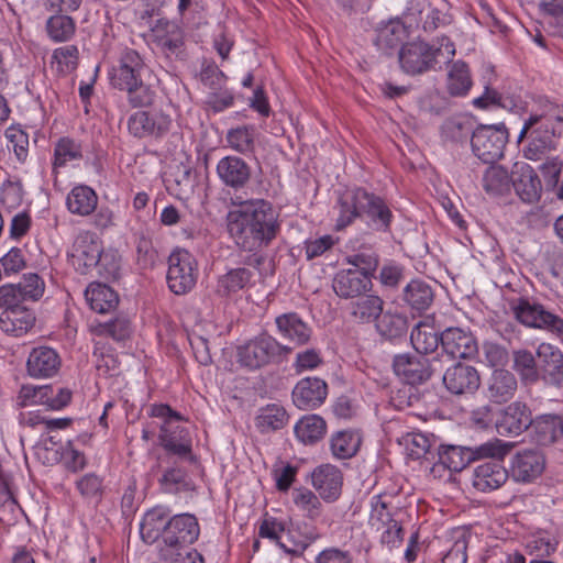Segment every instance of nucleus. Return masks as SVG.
I'll use <instances>...</instances> for the list:
<instances>
[{"instance_id": "nucleus-21", "label": "nucleus", "mask_w": 563, "mask_h": 563, "mask_svg": "<svg viewBox=\"0 0 563 563\" xmlns=\"http://www.w3.org/2000/svg\"><path fill=\"white\" fill-rule=\"evenodd\" d=\"M443 384L451 394L466 395L473 394L478 389L481 378L474 366L456 363L445 371Z\"/></svg>"}, {"instance_id": "nucleus-14", "label": "nucleus", "mask_w": 563, "mask_h": 563, "mask_svg": "<svg viewBox=\"0 0 563 563\" xmlns=\"http://www.w3.org/2000/svg\"><path fill=\"white\" fill-rule=\"evenodd\" d=\"M172 118L161 111L139 110L128 118V131L135 139H162L170 130Z\"/></svg>"}, {"instance_id": "nucleus-37", "label": "nucleus", "mask_w": 563, "mask_h": 563, "mask_svg": "<svg viewBox=\"0 0 563 563\" xmlns=\"http://www.w3.org/2000/svg\"><path fill=\"white\" fill-rule=\"evenodd\" d=\"M511 187L523 202L532 203L541 197V180L528 165L520 168L516 178H511Z\"/></svg>"}, {"instance_id": "nucleus-31", "label": "nucleus", "mask_w": 563, "mask_h": 563, "mask_svg": "<svg viewBox=\"0 0 563 563\" xmlns=\"http://www.w3.org/2000/svg\"><path fill=\"white\" fill-rule=\"evenodd\" d=\"M34 312L24 305L8 309L0 314V329L14 336H21L34 327Z\"/></svg>"}, {"instance_id": "nucleus-23", "label": "nucleus", "mask_w": 563, "mask_h": 563, "mask_svg": "<svg viewBox=\"0 0 563 563\" xmlns=\"http://www.w3.org/2000/svg\"><path fill=\"white\" fill-rule=\"evenodd\" d=\"M311 482L320 497L327 503H332L341 495L343 475L336 466L322 464L313 470Z\"/></svg>"}, {"instance_id": "nucleus-34", "label": "nucleus", "mask_w": 563, "mask_h": 563, "mask_svg": "<svg viewBox=\"0 0 563 563\" xmlns=\"http://www.w3.org/2000/svg\"><path fill=\"white\" fill-rule=\"evenodd\" d=\"M399 444L402 445L408 454L413 460L426 459L429 462L435 461V438L429 437L422 432H408L399 439Z\"/></svg>"}, {"instance_id": "nucleus-13", "label": "nucleus", "mask_w": 563, "mask_h": 563, "mask_svg": "<svg viewBox=\"0 0 563 563\" xmlns=\"http://www.w3.org/2000/svg\"><path fill=\"white\" fill-rule=\"evenodd\" d=\"M511 309L516 319L531 328L548 330L563 338V319L544 309L540 303H532L526 298H519Z\"/></svg>"}, {"instance_id": "nucleus-15", "label": "nucleus", "mask_w": 563, "mask_h": 563, "mask_svg": "<svg viewBox=\"0 0 563 563\" xmlns=\"http://www.w3.org/2000/svg\"><path fill=\"white\" fill-rule=\"evenodd\" d=\"M200 528L197 518L190 514L175 515L168 521L164 541L159 548L175 549L184 544H192L198 540Z\"/></svg>"}, {"instance_id": "nucleus-2", "label": "nucleus", "mask_w": 563, "mask_h": 563, "mask_svg": "<svg viewBox=\"0 0 563 563\" xmlns=\"http://www.w3.org/2000/svg\"><path fill=\"white\" fill-rule=\"evenodd\" d=\"M563 133V108L550 101L525 120L518 142L526 140L522 155L526 159L541 162L556 151L558 140Z\"/></svg>"}, {"instance_id": "nucleus-7", "label": "nucleus", "mask_w": 563, "mask_h": 563, "mask_svg": "<svg viewBox=\"0 0 563 563\" xmlns=\"http://www.w3.org/2000/svg\"><path fill=\"white\" fill-rule=\"evenodd\" d=\"M291 352L292 347L279 343L267 333H262L238 347V361L249 369H257L278 362Z\"/></svg>"}, {"instance_id": "nucleus-57", "label": "nucleus", "mask_w": 563, "mask_h": 563, "mask_svg": "<svg viewBox=\"0 0 563 563\" xmlns=\"http://www.w3.org/2000/svg\"><path fill=\"white\" fill-rule=\"evenodd\" d=\"M346 263L353 268L366 275L371 280L379 265V256L375 252H358L345 258Z\"/></svg>"}, {"instance_id": "nucleus-60", "label": "nucleus", "mask_w": 563, "mask_h": 563, "mask_svg": "<svg viewBox=\"0 0 563 563\" xmlns=\"http://www.w3.org/2000/svg\"><path fill=\"white\" fill-rule=\"evenodd\" d=\"M24 198L22 183L19 179H7L0 189V201L8 209L21 206Z\"/></svg>"}, {"instance_id": "nucleus-28", "label": "nucleus", "mask_w": 563, "mask_h": 563, "mask_svg": "<svg viewBox=\"0 0 563 563\" xmlns=\"http://www.w3.org/2000/svg\"><path fill=\"white\" fill-rule=\"evenodd\" d=\"M531 441L541 446L555 443L563 435V420L558 415H540L530 424Z\"/></svg>"}, {"instance_id": "nucleus-9", "label": "nucleus", "mask_w": 563, "mask_h": 563, "mask_svg": "<svg viewBox=\"0 0 563 563\" xmlns=\"http://www.w3.org/2000/svg\"><path fill=\"white\" fill-rule=\"evenodd\" d=\"M151 416L164 420L158 435L161 446L169 454L195 463L196 457L191 451L190 440L181 437L178 438L176 432L172 430V422L180 421L183 419L181 415L173 410L168 405L159 404L151 407Z\"/></svg>"}, {"instance_id": "nucleus-52", "label": "nucleus", "mask_w": 563, "mask_h": 563, "mask_svg": "<svg viewBox=\"0 0 563 563\" xmlns=\"http://www.w3.org/2000/svg\"><path fill=\"white\" fill-rule=\"evenodd\" d=\"M514 368L526 383H536L539 379V364L528 350L514 352Z\"/></svg>"}, {"instance_id": "nucleus-59", "label": "nucleus", "mask_w": 563, "mask_h": 563, "mask_svg": "<svg viewBox=\"0 0 563 563\" xmlns=\"http://www.w3.org/2000/svg\"><path fill=\"white\" fill-rule=\"evenodd\" d=\"M52 391V385L21 387L16 397V405L21 408L32 405H44L47 401V393Z\"/></svg>"}, {"instance_id": "nucleus-50", "label": "nucleus", "mask_w": 563, "mask_h": 563, "mask_svg": "<svg viewBox=\"0 0 563 563\" xmlns=\"http://www.w3.org/2000/svg\"><path fill=\"white\" fill-rule=\"evenodd\" d=\"M255 126L242 125L235 129H230L227 133V142L229 146L240 153L249 154L254 151Z\"/></svg>"}, {"instance_id": "nucleus-40", "label": "nucleus", "mask_w": 563, "mask_h": 563, "mask_svg": "<svg viewBox=\"0 0 563 563\" xmlns=\"http://www.w3.org/2000/svg\"><path fill=\"white\" fill-rule=\"evenodd\" d=\"M362 437L355 430H341L330 438V450L333 457L346 460L353 457L360 450Z\"/></svg>"}, {"instance_id": "nucleus-45", "label": "nucleus", "mask_w": 563, "mask_h": 563, "mask_svg": "<svg viewBox=\"0 0 563 563\" xmlns=\"http://www.w3.org/2000/svg\"><path fill=\"white\" fill-rule=\"evenodd\" d=\"M158 483L162 490L167 494H179L194 489V482L187 471L176 463L164 470Z\"/></svg>"}, {"instance_id": "nucleus-24", "label": "nucleus", "mask_w": 563, "mask_h": 563, "mask_svg": "<svg viewBox=\"0 0 563 563\" xmlns=\"http://www.w3.org/2000/svg\"><path fill=\"white\" fill-rule=\"evenodd\" d=\"M372 280L360 271L340 269L333 277L332 288L336 296L343 299H353L369 291Z\"/></svg>"}, {"instance_id": "nucleus-26", "label": "nucleus", "mask_w": 563, "mask_h": 563, "mask_svg": "<svg viewBox=\"0 0 563 563\" xmlns=\"http://www.w3.org/2000/svg\"><path fill=\"white\" fill-rule=\"evenodd\" d=\"M60 367V357L48 346L34 347L26 362V369L34 378H48L54 376Z\"/></svg>"}, {"instance_id": "nucleus-42", "label": "nucleus", "mask_w": 563, "mask_h": 563, "mask_svg": "<svg viewBox=\"0 0 563 563\" xmlns=\"http://www.w3.org/2000/svg\"><path fill=\"white\" fill-rule=\"evenodd\" d=\"M375 329L382 338L393 341L407 333L408 319L400 312L383 310V313L375 321Z\"/></svg>"}, {"instance_id": "nucleus-49", "label": "nucleus", "mask_w": 563, "mask_h": 563, "mask_svg": "<svg viewBox=\"0 0 563 563\" xmlns=\"http://www.w3.org/2000/svg\"><path fill=\"white\" fill-rule=\"evenodd\" d=\"M46 33L48 37L57 43L69 41L76 32L74 19L67 14H53L46 21Z\"/></svg>"}, {"instance_id": "nucleus-54", "label": "nucleus", "mask_w": 563, "mask_h": 563, "mask_svg": "<svg viewBox=\"0 0 563 563\" xmlns=\"http://www.w3.org/2000/svg\"><path fill=\"white\" fill-rule=\"evenodd\" d=\"M188 545L184 544L170 550L168 548H159V558L165 563H205L202 554Z\"/></svg>"}, {"instance_id": "nucleus-19", "label": "nucleus", "mask_w": 563, "mask_h": 563, "mask_svg": "<svg viewBox=\"0 0 563 563\" xmlns=\"http://www.w3.org/2000/svg\"><path fill=\"white\" fill-rule=\"evenodd\" d=\"M291 396L297 408L312 410L327 399L328 384L319 377H305L295 385Z\"/></svg>"}, {"instance_id": "nucleus-4", "label": "nucleus", "mask_w": 563, "mask_h": 563, "mask_svg": "<svg viewBox=\"0 0 563 563\" xmlns=\"http://www.w3.org/2000/svg\"><path fill=\"white\" fill-rule=\"evenodd\" d=\"M336 229L342 230L357 218L365 219L367 225L377 232H389L394 214L386 201L364 188H347L338 196Z\"/></svg>"}, {"instance_id": "nucleus-62", "label": "nucleus", "mask_w": 563, "mask_h": 563, "mask_svg": "<svg viewBox=\"0 0 563 563\" xmlns=\"http://www.w3.org/2000/svg\"><path fill=\"white\" fill-rule=\"evenodd\" d=\"M468 537L464 531H457L453 543L442 558V563H466L467 562Z\"/></svg>"}, {"instance_id": "nucleus-38", "label": "nucleus", "mask_w": 563, "mask_h": 563, "mask_svg": "<svg viewBox=\"0 0 563 563\" xmlns=\"http://www.w3.org/2000/svg\"><path fill=\"white\" fill-rule=\"evenodd\" d=\"M90 308L98 313H109L119 305L118 294L109 286L91 283L85 291Z\"/></svg>"}, {"instance_id": "nucleus-35", "label": "nucleus", "mask_w": 563, "mask_h": 563, "mask_svg": "<svg viewBox=\"0 0 563 563\" xmlns=\"http://www.w3.org/2000/svg\"><path fill=\"white\" fill-rule=\"evenodd\" d=\"M98 206V195L87 185L75 186L67 195V210L76 216L87 217L96 211Z\"/></svg>"}, {"instance_id": "nucleus-33", "label": "nucleus", "mask_w": 563, "mask_h": 563, "mask_svg": "<svg viewBox=\"0 0 563 563\" xmlns=\"http://www.w3.org/2000/svg\"><path fill=\"white\" fill-rule=\"evenodd\" d=\"M275 323L279 333L296 345H305L311 339V328L296 312L276 317Z\"/></svg>"}, {"instance_id": "nucleus-44", "label": "nucleus", "mask_w": 563, "mask_h": 563, "mask_svg": "<svg viewBox=\"0 0 563 563\" xmlns=\"http://www.w3.org/2000/svg\"><path fill=\"white\" fill-rule=\"evenodd\" d=\"M450 64L446 77L448 92L453 97H464L473 85L470 67L461 59Z\"/></svg>"}, {"instance_id": "nucleus-11", "label": "nucleus", "mask_w": 563, "mask_h": 563, "mask_svg": "<svg viewBox=\"0 0 563 563\" xmlns=\"http://www.w3.org/2000/svg\"><path fill=\"white\" fill-rule=\"evenodd\" d=\"M102 250V242L96 233L81 231L69 250V262L77 273L87 275L100 264Z\"/></svg>"}, {"instance_id": "nucleus-1", "label": "nucleus", "mask_w": 563, "mask_h": 563, "mask_svg": "<svg viewBox=\"0 0 563 563\" xmlns=\"http://www.w3.org/2000/svg\"><path fill=\"white\" fill-rule=\"evenodd\" d=\"M227 220L231 238L247 252L267 247L280 231L278 212L264 199L241 202L239 209L228 213Z\"/></svg>"}, {"instance_id": "nucleus-29", "label": "nucleus", "mask_w": 563, "mask_h": 563, "mask_svg": "<svg viewBox=\"0 0 563 563\" xmlns=\"http://www.w3.org/2000/svg\"><path fill=\"white\" fill-rule=\"evenodd\" d=\"M400 300L405 307L419 313L428 310L434 300V290L430 283L415 278L411 279L400 294Z\"/></svg>"}, {"instance_id": "nucleus-51", "label": "nucleus", "mask_w": 563, "mask_h": 563, "mask_svg": "<svg viewBox=\"0 0 563 563\" xmlns=\"http://www.w3.org/2000/svg\"><path fill=\"white\" fill-rule=\"evenodd\" d=\"M390 495L380 493L371 499L369 523L378 530L395 520L390 511Z\"/></svg>"}, {"instance_id": "nucleus-25", "label": "nucleus", "mask_w": 563, "mask_h": 563, "mask_svg": "<svg viewBox=\"0 0 563 563\" xmlns=\"http://www.w3.org/2000/svg\"><path fill=\"white\" fill-rule=\"evenodd\" d=\"M539 374L543 379L559 386L563 382V353L550 343H541L537 349Z\"/></svg>"}, {"instance_id": "nucleus-12", "label": "nucleus", "mask_w": 563, "mask_h": 563, "mask_svg": "<svg viewBox=\"0 0 563 563\" xmlns=\"http://www.w3.org/2000/svg\"><path fill=\"white\" fill-rule=\"evenodd\" d=\"M197 264L195 257L186 250H177L169 255L167 284L176 295L190 291L197 282Z\"/></svg>"}, {"instance_id": "nucleus-56", "label": "nucleus", "mask_w": 563, "mask_h": 563, "mask_svg": "<svg viewBox=\"0 0 563 563\" xmlns=\"http://www.w3.org/2000/svg\"><path fill=\"white\" fill-rule=\"evenodd\" d=\"M474 129L467 119L451 118L444 121L441 126L442 136L446 141L462 142L470 135Z\"/></svg>"}, {"instance_id": "nucleus-22", "label": "nucleus", "mask_w": 563, "mask_h": 563, "mask_svg": "<svg viewBox=\"0 0 563 563\" xmlns=\"http://www.w3.org/2000/svg\"><path fill=\"white\" fill-rule=\"evenodd\" d=\"M501 457H490V461L477 465L473 472V486L483 493L501 487L509 477L508 471L503 465Z\"/></svg>"}, {"instance_id": "nucleus-43", "label": "nucleus", "mask_w": 563, "mask_h": 563, "mask_svg": "<svg viewBox=\"0 0 563 563\" xmlns=\"http://www.w3.org/2000/svg\"><path fill=\"white\" fill-rule=\"evenodd\" d=\"M288 419L289 416L283 406L269 404L258 409L255 427L261 433H269L283 429Z\"/></svg>"}, {"instance_id": "nucleus-32", "label": "nucleus", "mask_w": 563, "mask_h": 563, "mask_svg": "<svg viewBox=\"0 0 563 563\" xmlns=\"http://www.w3.org/2000/svg\"><path fill=\"white\" fill-rule=\"evenodd\" d=\"M169 519V512L164 507H155L148 510L140 525L142 540L148 544H153L161 538L163 542Z\"/></svg>"}, {"instance_id": "nucleus-55", "label": "nucleus", "mask_w": 563, "mask_h": 563, "mask_svg": "<svg viewBox=\"0 0 563 563\" xmlns=\"http://www.w3.org/2000/svg\"><path fill=\"white\" fill-rule=\"evenodd\" d=\"M294 504L310 519H316L321 514L319 497L310 489L300 487L292 492Z\"/></svg>"}, {"instance_id": "nucleus-61", "label": "nucleus", "mask_w": 563, "mask_h": 563, "mask_svg": "<svg viewBox=\"0 0 563 563\" xmlns=\"http://www.w3.org/2000/svg\"><path fill=\"white\" fill-rule=\"evenodd\" d=\"M77 488L81 496L86 499L99 503L102 498V478L93 473L86 474L80 479H78Z\"/></svg>"}, {"instance_id": "nucleus-63", "label": "nucleus", "mask_w": 563, "mask_h": 563, "mask_svg": "<svg viewBox=\"0 0 563 563\" xmlns=\"http://www.w3.org/2000/svg\"><path fill=\"white\" fill-rule=\"evenodd\" d=\"M323 364L321 351L318 349H306L296 354L292 367L297 374L306 371H313Z\"/></svg>"}, {"instance_id": "nucleus-53", "label": "nucleus", "mask_w": 563, "mask_h": 563, "mask_svg": "<svg viewBox=\"0 0 563 563\" xmlns=\"http://www.w3.org/2000/svg\"><path fill=\"white\" fill-rule=\"evenodd\" d=\"M82 148L79 142L70 137H62L57 141L54 148V168L64 167L68 162L80 159Z\"/></svg>"}, {"instance_id": "nucleus-6", "label": "nucleus", "mask_w": 563, "mask_h": 563, "mask_svg": "<svg viewBox=\"0 0 563 563\" xmlns=\"http://www.w3.org/2000/svg\"><path fill=\"white\" fill-rule=\"evenodd\" d=\"M511 446L495 439L474 449L459 445H439L435 451L434 466L438 464L451 472L463 471L471 462L484 457H501L507 455Z\"/></svg>"}, {"instance_id": "nucleus-39", "label": "nucleus", "mask_w": 563, "mask_h": 563, "mask_svg": "<svg viewBox=\"0 0 563 563\" xmlns=\"http://www.w3.org/2000/svg\"><path fill=\"white\" fill-rule=\"evenodd\" d=\"M252 278L253 273L245 267L231 268L218 277L216 295L220 298H228L250 285Z\"/></svg>"}, {"instance_id": "nucleus-47", "label": "nucleus", "mask_w": 563, "mask_h": 563, "mask_svg": "<svg viewBox=\"0 0 563 563\" xmlns=\"http://www.w3.org/2000/svg\"><path fill=\"white\" fill-rule=\"evenodd\" d=\"M410 341L413 349L419 354H429L434 352L441 343L440 334L430 324L420 322L410 334Z\"/></svg>"}, {"instance_id": "nucleus-17", "label": "nucleus", "mask_w": 563, "mask_h": 563, "mask_svg": "<svg viewBox=\"0 0 563 563\" xmlns=\"http://www.w3.org/2000/svg\"><path fill=\"white\" fill-rule=\"evenodd\" d=\"M532 422V412L527 404L514 401L501 411L496 429L503 437H517L527 431Z\"/></svg>"}, {"instance_id": "nucleus-36", "label": "nucleus", "mask_w": 563, "mask_h": 563, "mask_svg": "<svg viewBox=\"0 0 563 563\" xmlns=\"http://www.w3.org/2000/svg\"><path fill=\"white\" fill-rule=\"evenodd\" d=\"M385 301L378 295L363 294L350 306V316L360 323H372L383 313Z\"/></svg>"}, {"instance_id": "nucleus-30", "label": "nucleus", "mask_w": 563, "mask_h": 563, "mask_svg": "<svg viewBox=\"0 0 563 563\" xmlns=\"http://www.w3.org/2000/svg\"><path fill=\"white\" fill-rule=\"evenodd\" d=\"M518 383L512 373L506 369H495L486 384V397L495 404H505L517 391Z\"/></svg>"}, {"instance_id": "nucleus-64", "label": "nucleus", "mask_w": 563, "mask_h": 563, "mask_svg": "<svg viewBox=\"0 0 563 563\" xmlns=\"http://www.w3.org/2000/svg\"><path fill=\"white\" fill-rule=\"evenodd\" d=\"M100 333L111 336L115 341H123L131 334L130 320L124 316H119L108 322L100 323Z\"/></svg>"}, {"instance_id": "nucleus-20", "label": "nucleus", "mask_w": 563, "mask_h": 563, "mask_svg": "<svg viewBox=\"0 0 563 563\" xmlns=\"http://www.w3.org/2000/svg\"><path fill=\"white\" fill-rule=\"evenodd\" d=\"M217 175L225 187L238 191L249 185L252 168L243 158L235 155H228L218 162Z\"/></svg>"}, {"instance_id": "nucleus-3", "label": "nucleus", "mask_w": 563, "mask_h": 563, "mask_svg": "<svg viewBox=\"0 0 563 563\" xmlns=\"http://www.w3.org/2000/svg\"><path fill=\"white\" fill-rule=\"evenodd\" d=\"M153 71L143 56L134 48L122 49L109 70L110 85L125 91L128 102L133 108L153 104L156 91L151 84Z\"/></svg>"}, {"instance_id": "nucleus-27", "label": "nucleus", "mask_w": 563, "mask_h": 563, "mask_svg": "<svg viewBox=\"0 0 563 563\" xmlns=\"http://www.w3.org/2000/svg\"><path fill=\"white\" fill-rule=\"evenodd\" d=\"M544 463V456L539 451L518 452L511 462V476L516 482H531L541 475Z\"/></svg>"}, {"instance_id": "nucleus-41", "label": "nucleus", "mask_w": 563, "mask_h": 563, "mask_svg": "<svg viewBox=\"0 0 563 563\" xmlns=\"http://www.w3.org/2000/svg\"><path fill=\"white\" fill-rule=\"evenodd\" d=\"M489 165L482 178L485 192L492 197L505 196L510 192L511 177L508 170L500 165H496V163Z\"/></svg>"}, {"instance_id": "nucleus-18", "label": "nucleus", "mask_w": 563, "mask_h": 563, "mask_svg": "<svg viewBox=\"0 0 563 563\" xmlns=\"http://www.w3.org/2000/svg\"><path fill=\"white\" fill-rule=\"evenodd\" d=\"M395 374L409 385H419L432 376L429 360L423 355L398 354L394 357Z\"/></svg>"}, {"instance_id": "nucleus-46", "label": "nucleus", "mask_w": 563, "mask_h": 563, "mask_svg": "<svg viewBox=\"0 0 563 563\" xmlns=\"http://www.w3.org/2000/svg\"><path fill=\"white\" fill-rule=\"evenodd\" d=\"M296 437L306 444L320 441L327 432L325 420L318 415L302 417L295 426Z\"/></svg>"}, {"instance_id": "nucleus-5", "label": "nucleus", "mask_w": 563, "mask_h": 563, "mask_svg": "<svg viewBox=\"0 0 563 563\" xmlns=\"http://www.w3.org/2000/svg\"><path fill=\"white\" fill-rule=\"evenodd\" d=\"M455 45L449 37H442L438 45L413 41L401 46L398 57L401 69L409 75H421L442 69L452 62Z\"/></svg>"}, {"instance_id": "nucleus-16", "label": "nucleus", "mask_w": 563, "mask_h": 563, "mask_svg": "<svg viewBox=\"0 0 563 563\" xmlns=\"http://www.w3.org/2000/svg\"><path fill=\"white\" fill-rule=\"evenodd\" d=\"M442 350L452 358H474L478 354V344L468 330L452 327L440 334Z\"/></svg>"}, {"instance_id": "nucleus-10", "label": "nucleus", "mask_w": 563, "mask_h": 563, "mask_svg": "<svg viewBox=\"0 0 563 563\" xmlns=\"http://www.w3.org/2000/svg\"><path fill=\"white\" fill-rule=\"evenodd\" d=\"M258 536L276 543L285 553L291 556H300L312 542L320 538L319 532L314 528H311L305 534L303 539L292 541V544L289 545L284 540L285 537L290 536V529L287 522L268 515L264 516L258 526Z\"/></svg>"}, {"instance_id": "nucleus-48", "label": "nucleus", "mask_w": 563, "mask_h": 563, "mask_svg": "<svg viewBox=\"0 0 563 563\" xmlns=\"http://www.w3.org/2000/svg\"><path fill=\"white\" fill-rule=\"evenodd\" d=\"M407 24L400 20H391L377 31L376 45L380 48H394L409 36Z\"/></svg>"}, {"instance_id": "nucleus-58", "label": "nucleus", "mask_w": 563, "mask_h": 563, "mask_svg": "<svg viewBox=\"0 0 563 563\" xmlns=\"http://www.w3.org/2000/svg\"><path fill=\"white\" fill-rule=\"evenodd\" d=\"M21 290L25 302L40 300L45 290L44 280L35 273L24 274L21 280L16 284Z\"/></svg>"}, {"instance_id": "nucleus-8", "label": "nucleus", "mask_w": 563, "mask_h": 563, "mask_svg": "<svg viewBox=\"0 0 563 563\" xmlns=\"http://www.w3.org/2000/svg\"><path fill=\"white\" fill-rule=\"evenodd\" d=\"M508 136L504 123L478 124L470 139L472 153L484 164H495L504 157Z\"/></svg>"}]
</instances>
